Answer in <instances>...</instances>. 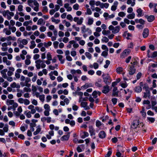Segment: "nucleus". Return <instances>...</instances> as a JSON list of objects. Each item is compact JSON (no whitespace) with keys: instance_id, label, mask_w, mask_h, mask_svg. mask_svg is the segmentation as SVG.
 <instances>
[{"instance_id":"nucleus-1","label":"nucleus","mask_w":157,"mask_h":157,"mask_svg":"<svg viewBox=\"0 0 157 157\" xmlns=\"http://www.w3.org/2000/svg\"><path fill=\"white\" fill-rule=\"evenodd\" d=\"M20 85L22 87L25 86L28 87H25L23 88V91L24 92H30L31 91V89L29 87L31 86V84L29 82H31V79L29 77L25 78L23 75H21L20 78Z\"/></svg>"},{"instance_id":"nucleus-2","label":"nucleus","mask_w":157,"mask_h":157,"mask_svg":"<svg viewBox=\"0 0 157 157\" xmlns=\"http://www.w3.org/2000/svg\"><path fill=\"white\" fill-rule=\"evenodd\" d=\"M6 104L8 105H12L8 107V110L13 109L14 111L18 105V104L15 102L13 100H12L7 99L6 101Z\"/></svg>"},{"instance_id":"nucleus-3","label":"nucleus","mask_w":157,"mask_h":157,"mask_svg":"<svg viewBox=\"0 0 157 157\" xmlns=\"http://www.w3.org/2000/svg\"><path fill=\"white\" fill-rule=\"evenodd\" d=\"M102 76L103 78V81L106 84L109 85L110 84L112 80L108 74L107 75L103 74Z\"/></svg>"},{"instance_id":"nucleus-4","label":"nucleus","mask_w":157,"mask_h":157,"mask_svg":"<svg viewBox=\"0 0 157 157\" xmlns=\"http://www.w3.org/2000/svg\"><path fill=\"white\" fill-rule=\"evenodd\" d=\"M2 14L4 17H6L10 15L11 16H13L14 13L12 12H10L9 10H4L2 12Z\"/></svg>"},{"instance_id":"nucleus-5","label":"nucleus","mask_w":157,"mask_h":157,"mask_svg":"<svg viewBox=\"0 0 157 157\" xmlns=\"http://www.w3.org/2000/svg\"><path fill=\"white\" fill-rule=\"evenodd\" d=\"M130 50L128 49L125 50L121 54V57L124 58L127 56L130 52Z\"/></svg>"},{"instance_id":"nucleus-6","label":"nucleus","mask_w":157,"mask_h":157,"mask_svg":"<svg viewBox=\"0 0 157 157\" xmlns=\"http://www.w3.org/2000/svg\"><path fill=\"white\" fill-rule=\"evenodd\" d=\"M128 71L129 75H132L135 73L136 69L134 68V67L133 65L132 66H130L129 68Z\"/></svg>"},{"instance_id":"nucleus-7","label":"nucleus","mask_w":157,"mask_h":157,"mask_svg":"<svg viewBox=\"0 0 157 157\" xmlns=\"http://www.w3.org/2000/svg\"><path fill=\"white\" fill-rule=\"evenodd\" d=\"M109 86L108 85H106L103 87L102 92L103 93L106 94L109 92Z\"/></svg>"},{"instance_id":"nucleus-8","label":"nucleus","mask_w":157,"mask_h":157,"mask_svg":"<svg viewBox=\"0 0 157 157\" xmlns=\"http://www.w3.org/2000/svg\"><path fill=\"white\" fill-rule=\"evenodd\" d=\"M70 132H68L67 135H65L63 136L61 138V140L62 141H67L69 139L70 136Z\"/></svg>"},{"instance_id":"nucleus-9","label":"nucleus","mask_w":157,"mask_h":157,"mask_svg":"<svg viewBox=\"0 0 157 157\" xmlns=\"http://www.w3.org/2000/svg\"><path fill=\"white\" fill-rule=\"evenodd\" d=\"M117 90V87H114L113 90V93L112 94V96H118V94L119 91Z\"/></svg>"},{"instance_id":"nucleus-10","label":"nucleus","mask_w":157,"mask_h":157,"mask_svg":"<svg viewBox=\"0 0 157 157\" xmlns=\"http://www.w3.org/2000/svg\"><path fill=\"white\" fill-rule=\"evenodd\" d=\"M146 18H147L148 22H151L152 21L155 19V17L154 15H150L148 16L146 15L145 16Z\"/></svg>"},{"instance_id":"nucleus-11","label":"nucleus","mask_w":157,"mask_h":157,"mask_svg":"<svg viewBox=\"0 0 157 157\" xmlns=\"http://www.w3.org/2000/svg\"><path fill=\"white\" fill-rule=\"evenodd\" d=\"M7 69H5L2 70L1 72L2 77L4 78H7L6 73L7 72Z\"/></svg>"},{"instance_id":"nucleus-12","label":"nucleus","mask_w":157,"mask_h":157,"mask_svg":"<svg viewBox=\"0 0 157 157\" xmlns=\"http://www.w3.org/2000/svg\"><path fill=\"white\" fill-rule=\"evenodd\" d=\"M2 60L3 62L6 63L7 65L9 66L11 64V62L8 60L6 57H4L2 58Z\"/></svg>"},{"instance_id":"nucleus-13","label":"nucleus","mask_w":157,"mask_h":157,"mask_svg":"<svg viewBox=\"0 0 157 157\" xmlns=\"http://www.w3.org/2000/svg\"><path fill=\"white\" fill-rule=\"evenodd\" d=\"M149 34V30L148 29L145 28L144 29L143 33V37L145 38L147 37Z\"/></svg>"},{"instance_id":"nucleus-14","label":"nucleus","mask_w":157,"mask_h":157,"mask_svg":"<svg viewBox=\"0 0 157 157\" xmlns=\"http://www.w3.org/2000/svg\"><path fill=\"white\" fill-rule=\"evenodd\" d=\"M139 120L134 121L132 125L131 126V127L133 128H136L138 126V125H139Z\"/></svg>"},{"instance_id":"nucleus-15","label":"nucleus","mask_w":157,"mask_h":157,"mask_svg":"<svg viewBox=\"0 0 157 157\" xmlns=\"http://www.w3.org/2000/svg\"><path fill=\"white\" fill-rule=\"evenodd\" d=\"M37 89V88L36 86H34L33 85H32V90L35 93V94L36 95V96L37 97H39V93L36 92Z\"/></svg>"},{"instance_id":"nucleus-16","label":"nucleus","mask_w":157,"mask_h":157,"mask_svg":"<svg viewBox=\"0 0 157 157\" xmlns=\"http://www.w3.org/2000/svg\"><path fill=\"white\" fill-rule=\"evenodd\" d=\"M98 136L100 138H104L106 136L105 133L104 131H101L99 133Z\"/></svg>"},{"instance_id":"nucleus-17","label":"nucleus","mask_w":157,"mask_h":157,"mask_svg":"<svg viewBox=\"0 0 157 157\" xmlns=\"http://www.w3.org/2000/svg\"><path fill=\"white\" fill-rule=\"evenodd\" d=\"M89 131L91 136L93 135H95V130L93 129L92 126L90 125L89 126Z\"/></svg>"},{"instance_id":"nucleus-18","label":"nucleus","mask_w":157,"mask_h":157,"mask_svg":"<svg viewBox=\"0 0 157 157\" xmlns=\"http://www.w3.org/2000/svg\"><path fill=\"white\" fill-rule=\"evenodd\" d=\"M136 12L138 13V14L137 15V16L138 17H141L143 15L142 13V10L141 8H140L137 9Z\"/></svg>"},{"instance_id":"nucleus-19","label":"nucleus","mask_w":157,"mask_h":157,"mask_svg":"<svg viewBox=\"0 0 157 157\" xmlns=\"http://www.w3.org/2000/svg\"><path fill=\"white\" fill-rule=\"evenodd\" d=\"M3 32L7 35H10L11 34V32L10 30L8 29L7 28H4L3 29Z\"/></svg>"},{"instance_id":"nucleus-20","label":"nucleus","mask_w":157,"mask_h":157,"mask_svg":"<svg viewBox=\"0 0 157 157\" xmlns=\"http://www.w3.org/2000/svg\"><path fill=\"white\" fill-rule=\"evenodd\" d=\"M120 29V27L119 26H117L114 27V29L112 31V32L113 33H118Z\"/></svg>"},{"instance_id":"nucleus-21","label":"nucleus","mask_w":157,"mask_h":157,"mask_svg":"<svg viewBox=\"0 0 157 157\" xmlns=\"http://www.w3.org/2000/svg\"><path fill=\"white\" fill-rule=\"evenodd\" d=\"M147 97L149 98H150V91H147L146 92L144 93L143 97L144 98H146Z\"/></svg>"},{"instance_id":"nucleus-22","label":"nucleus","mask_w":157,"mask_h":157,"mask_svg":"<svg viewBox=\"0 0 157 157\" xmlns=\"http://www.w3.org/2000/svg\"><path fill=\"white\" fill-rule=\"evenodd\" d=\"M134 90L136 92L140 93L142 91V89L140 86H137L135 88Z\"/></svg>"},{"instance_id":"nucleus-23","label":"nucleus","mask_w":157,"mask_h":157,"mask_svg":"<svg viewBox=\"0 0 157 157\" xmlns=\"http://www.w3.org/2000/svg\"><path fill=\"white\" fill-rule=\"evenodd\" d=\"M10 86L12 88H19L20 86L19 84H17L15 82H14L12 84H11Z\"/></svg>"},{"instance_id":"nucleus-24","label":"nucleus","mask_w":157,"mask_h":157,"mask_svg":"<svg viewBox=\"0 0 157 157\" xmlns=\"http://www.w3.org/2000/svg\"><path fill=\"white\" fill-rule=\"evenodd\" d=\"M135 14L134 13H132L129 14L127 16V17L129 19H132L135 17Z\"/></svg>"},{"instance_id":"nucleus-25","label":"nucleus","mask_w":157,"mask_h":157,"mask_svg":"<svg viewBox=\"0 0 157 157\" xmlns=\"http://www.w3.org/2000/svg\"><path fill=\"white\" fill-rule=\"evenodd\" d=\"M9 29L11 30L12 33H14L16 30V28L15 27L11 26L9 25Z\"/></svg>"},{"instance_id":"nucleus-26","label":"nucleus","mask_w":157,"mask_h":157,"mask_svg":"<svg viewBox=\"0 0 157 157\" xmlns=\"http://www.w3.org/2000/svg\"><path fill=\"white\" fill-rule=\"evenodd\" d=\"M31 45L29 46V48L30 49H33L36 46L35 42L34 40H33L31 41Z\"/></svg>"},{"instance_id":"nucleus-27","label":"nucleus","mask_w":157,"mask_h":157,"mask_svg":"<svg viewBox=\"0 0 157 157\" xmlns=\"http://www.w3.org/2000/svg\"><path fill=\"white\" fill-rule=\"evenodd\" d=\"M57 57L59 58V61H60L61 63H63L64 62L65 59H63V56L62 55H58Z\"/></svg>"},{"instance_id":"nucleus-28","label":"nucleus","mask_w":157,"mask_h":157,"mask_svg":"<svg viewBox=\"0 0 157 157\" xmlns=\"http://www.w3.org/2000/svg\"><path fill=\"white\" fill-rule=\"evenodd\" d=\"M157 56V52L155 51L150 56H148V58H154L156 57Z\"/></svg>"},{"instance_id":"nucleus-29","label":"nucleus","mask_w":157,"mask_h":157,"mask_svg":"<svg viewBox=\"0 0 157 157\" xmlns=\"http://www.w3.org/2000/svg\"><path fill=\"white\" fill-rule=\"evenodd\" d=\"M20 43H21L24 45L27 44L28 43V41L25 39H22L21 40H19Z\"/></svg>"},{"instance_id":"nucleus-30","label":"nucleus","mask_w":157,"mask_h":157,"mask_svg":"<svg viewBox=\"0 0 157 157\" xmlns=\"http://www.w3.org/2000/svg\"><path fill=\"white\" fill-rule=\"evenodd\" d=\"M28 4L30 6L32 7L33 6V0H28Z\"/></svg>"},{"instance_id":"nucleus-31","label":"nucleus","mask_w":157,"mask_h":157,"mask_svg":"<svg viewBox=\"0 0 157 157\" xmlns=\"http://www.w3.org/2000/svg\"><path fill=\"white\" fill-rule=\"evenodd\" d=\"M39 109V108L38 107H36L35 109L33 108V109H31V113L32 114H34L36 112V110L37 111H38Z\"/></svg>"},{"instance_id":"nucleus-32","label":"nucleus","mask_w":157,"mask_h":157,"mask_svg":"<svg viewBox=\"0 0 157 157\" xmlns=\"http://www.w3.org/2000/svg\"><path fill=\"white\" fill-rule=\"evenodd\" d=\"M6 40H16V38L14 37H12L11 36H7L6 38Z\"/></svg>"},{"instance_id":"nucleus-33","label":"nucleus","mask_w":157,"mask_h":157,"mask_svg":"<svg viewBox=\"0 0 157 157\" xmlns=\"http://www.w3.org/2000/svg\"><path fill=\"white\" fill-rule=\"evenodd\" d=\"M8 125L7 124H5L3 128V131L6 132L8 131Z\"/></svg>"},{"instance_id":"nucleus-34","label":"nucleus","mask_w":157,"mask_h":157,"mask_svg":"<svg viewBox=\"0 0 157 157\" xmlns=\"http://www.w3.org/2000/svg\"><path fill=\"white\" fill-rule=\"evenodd\" d=\"M123 68L122 67H120L116 69V71L118 73H120L121 72L123 71Z\"/></svg>"},{"instance_id":"nucleus-35","label":"nucleus","mask_w":157,"mask_h":157,"mask_svg":"<svg viewBox=\"0 0 157 157\" xmlns=\"http://www.w3.org/2000/svg\"><path fill=\"white\" fill-rule=\"evenodd\" d=\"M91 86V84H88V83L86 84L85 85L82 86V88L86 89L87 88Z\"/></svg>"},{"instance_id":"nucleus-36","label":"nucleus","mask_w":157,"mask_h":157,"mask_svg":"<svg viewBox=\"0 0 157 157\" xmlns=\"http://www.w3.org/2000/svg\"><path fill=\"white\" fill-rule=\"evenodd\" d=\"M85 55L89 59H90L91 58V55L89 52H86L85 53Z\"/></svg>"},{"instance_id":"nucleus-37","label":"nucleus","mask_w":157,"mask_h":157,"mask_svg":"<svg viewBox=\"0 0 157 157\" xmlns=\"http://www.w3.org/2000/svg\"><path fill=\"white\" fill-rule=\"evenodd\" d=\"M30 102L29 100L27 99H25L24 103L25 105H29L30 104Z\"/></svg>"},{"instance_id":"nucleus-38","label":"nucleus","mask_w":157,"mask_h":157,"mask_svg":"<svg viewBox=\"0 0 157 157\" xmlns=\"http://www.w3.org/2000/svg\"><path fill=\"white\" fill-rule=\"evenodd\" d=\"M51 19L52 21V22H55L56 24H58L60 21L59 20H56L53 17H52Z\"/></svg>"},{"instance_id":"nucleus-39","label":"nucleus","mask_w":157,"mask_h":157,"mask_svg":"<svg viewBox=\"0 0 157 157\" xmlns=\"http://www.w3.org/2000/svg\"><path fill=\"white\" fill-rule=\"evenodd\" d=\"M93 20L92 18H89L88 19V24L89 25H90L93 24Z\"/></svg>"},{"instance_id":"nucleus-40","label":"nucleus","mask_w":157,"mask_h":157,"mask_svg":"<svg viewBox=\"0 0 157 157\" xmlns=\"http://www.w3.org/2000/svg\"><path fill=\"white\" fill-rule=\"evenodd\" d=\"M47 58L48 60H51L52 59V56L50 53L48 52L47 55Z\"/></svg>"},{"instance_id":"nucleus-41","label":"nucleus","mask_w":157,"mask_h":157,"mask_svg":"<svg viewBox=\"0 0 157 157\" xmlns=\"http://www.w3.org/2000/svg\"><path fill=\"white\" fill-rule=\"evenodd\" d=\"M101 55L106 57L108 55V52L105 51H103L101 54Z\"/></svg>"},{"instance_id":"nucleus-42","label":"nucleus","mask_w":157,"mask_h":157,"mask_svg":"<svg viewBox=\"0 0 157 157\" xmlns=\"http://www.w3.org/2000/svg\"><path fill=\"white\" fill-rule=\"evenodd\" d=\"M119 16L121 17H123L125 15V13L123 12H121L118 13Z\"/></svg>"},{"instance_id":"nucleus-43","label":"nucleus","mask_w":157,"mask_h":157,"mask_svg":"<svg viewBox=\"0 0 157 157\" xmlns=\"http://www.w3.org/2000/svg\"><path fill=\"white\" fill-rule=\"evenodd\" d=\"M24 99L22 98H20L18 99V101L20 103L22 104L24 102Z\"/></svg>"},{"instance_id":"nucleus-44","label":"nucleus","mask_w":157,"mask_h":157,"mask_svg":"<svg viewBox=\"0 0 157 157\" xmlns=\"http://www.w3.org/2000/svg\"><path fill=\"white\" fill-rule=\"evenodd\" d=\"M23 6L21 5L18 6V10L19 12H21L23 10Z\"/></svg>"},{"instance_id":"nucleus-45","label":"nucleus","mask_w":157,"mask_h":157,"mask_svg":"<svg viewBox=\"0 0 157 157\" xmlns=\"http://www.w3.org/2000/svg\"><path fill=\"white\" fill-rule=\"evenodd\" d=\"M59 42L57 41H55L53 42L54 47L55 48H57L58 47Z\"/></svg>"},{"instance_id":"nucleus-46","label":"nucleus","mask_w":157,"mask_h":157,"mask_svg":"<svg viewBox=\"0 0 157 157\" xmlns=\"http://www.w3.org/2000/svg\"><path fill=\"white\" fill-rule=\"evenodd\" d=\"M101 48L103 50H105V51H107V52H108L109 49L106 46L102 45Z\"/></svg>"},{"instance_id":"nucleus-47","label":"nucleus","mask_w":157,"mask_h":157,"mask_svg":"<svg viewBox=\"0 0 157 157\" xmlns=\"http://www.w3.org/2000/svg\"><path fill=\"white\" fill-rule=\"evenodd\" d=\"M83 18H82V17L80 18L79 21H77V24L78 25H81L83 22Z\"/></svg>"},{"instance_id":"nucleus-48","label":"nucleus","mask_w":157,"mask_h":157,"mask_svg":"<svg viewBox=\"0 0 157 157\" xmlns=\"http://www.w3.org/2000/svg\"><path fill=\"white\" fill-rule=\"evenodd\" d=\"M109 40V39L106 37L105 36L103 37L102 40V41L105 42L106 43L108 42Z\"/></svg>"},{"instance_id":"nucleus-49","label":"nucleus","mask_w":157,"mask_h":157,"mask_svg":"<svg viewBox=\"0 0 157 157\" xmlns=\"http://www.w3.org/2000/svg\"><path fill=\"white\" fill-rule=\"evenodd\" d=\"M1 6L4 9H6V4L4 2H1Z\"/></svg>"},{"instance_id":"nucleus-50","label":"nucleus","mask_w":157,"mask_h":157,"mask_svg":"<svg viewBox=\"0 0 157 157\" xmlns=\"http://www.w3.org/2000/svg\"><path fill=\"white\" fill-rule=\"evenodd\" d=\"M25 64L27 65H29L31 63V61L30 59H26L25 61Z\"/></svg>"},{"instance_id":"nucleus-51","label":"nucleus","mask_w":157,"mask_h":157,"mask_svg":"<svg viewBox=\"0 0 157 157\" xmlns=\"http://www.w3.org/2000/svg\"><path fill=\"white\" fill-rule=\"evenodd\" d=\"M9 124L13 127L15 126V123L13 121H10L9 122Z\"/></svg>"},{"instance_id":"nucleus-52","label":"nucleus","mask_w":157,"mask_h":157,"mask_svg":"<svg viewBox=\"0 0 157 157\" xmlns=\"http://www.w3.org/2000/svg\"><path fill=\"white\" fill-rule=\"evenodd\" d=\"M36 66L37 69H39V60H37L35 61Z\"/></svg>"},{"instance_id":"nucleus-53","label":"nucleus","mask_w":157,"mask_h":157,"mask_svg":"<svg viewBox=\"0 0 157 157\" xmlns=\"http://www.w3.org/2000/svg\"><path fill=\"white\" fill-rule=\"evenodd\" d=\"M78 5L77 4H76L73 6V8L74 10H77L78 9Z\"/></svg>"},{"instance_id":"nucleus-54","label":"nucleus","mask_w":157,"mask_h":157,"mask_svg":"<svg viewBox=\"0 0 157 157\" xmlns=\"http://www.w3.org/2000/svg\"><path fill=\"white\" fill-rule=\"evenodd\" d=\"M97 92L96 91H94L92 93V95L93 96L94 98H96L97 97Z\"/></svg>"},{"instance_id":"nucleus-55","label":"nucleus","mask_w":157,"mask_h":157,"mask_svg":"<svg viewBox=\"0 0 157 157\" xmlns=\"http://www.w3.org/2000/svg\"><path fill=\"white\" fill-rule=\"evenodd\" d=\"M87 105L86 102H82L81 104V106L84 108H86Z\"/></svg>"},{"instance_id":"nucleus-56","label":"nucleus","mask_w":157,"mask_h":157,"mask_svg":"<svg viewBox=\"0 0 157 157\" xmlns=\"http://www.w3.org/2000/svg\"><path fill=\"white\" fill-rule=\"evenodd\" d=\"M112 101L113 103V105H115L117 101V99L116 98H113L112 99Z\"/></svg>"},{"instance_id":"nucleus-57","label":"nucleus","mask_w":157,"mask_h":157,"mask_svg":"<svg viewBox=\"0 0 157 157\" xmlns=\"http://www.w3.org/2000/svg\"><path fill=\"white\" fill-rule=\"evenodd\" d=\"M20 113L17 111H15L14 112V115L17 117H18L20 115Z\"/></svg>"},{"instance_id":"nucleus-58","label":"nucleus","mask_w":157,"mask_h":157,"mask_svg":"<svg viewBox=\"0 0 157 157\" xmlns=\"http://www.w3.org/2000/svg\"><path fill=\"white\" fill-rule=\"evenodd\" d=\"M67 18L69 20L71 21H72L73 20V18L71 15L70 14L68 15L67 16Z\"/></svg>"},{"instance_id":"nucleus-59","label":"nucleus","mask_w":157,"mask_h":157,"mask_svg":"<svg viewBox=\"0 0 157 157\" xmlns=\"http://www.w3.org/2000/svg\"><path fill=\"white\" fill-rule=\"evenodd\" d=\"M44 95H40V100L42 102H43L44 100Z\"/></svg>"},{"instance_id":"nucleus-60","label":"nucleus","mask_w":157,"mask_h":157,"mask_svg":"<svg viewBox=\"0 0 157 157\" xmlns=\"http://www.w3.org/2000/svg\"><path fill=\"white\" fill-rule=\"evenodd\" d=\"M82 33H84L86 32V27L84 25L82 28Z\"/></svg>"},{"instance_id":"nucleus-61","label":"nucleus","mask_w":157,"mask_h":157,"mask_svg":"<svg viewBox=\"0 0 157 157\" xmlns=\"http://www.w3.org/2000/svg\"><path fill=\"white\" fill-rule=\"evenodd\" d=\"M10 10L11 11H13L15 10V6L13 5H11L10 6Z\"/></svg>"},{"instance_id":"nucleus-62","label":"nucleus","mask_w":157,"mask_h":157,"mask_svg":"<svg viewBox=\"0 0 157 157\" xmlns=\"http://www.w3.org/2000/svg\"><path fill=\"white\" fill-rule=\"evenodd\" d=\"M142 74L141 72H139L136 75V78L137 79H139L141 76Z\"/></svg>"},{"instance_id":"nucleus-63","label":"nucleus","mask_w":157,"mask_h":157,"mask_svg":"<svg viewBox=\"0 0 157 157\" xmlns=\"http://www.w3.org/2000/svg\"><path fill=\"white\" fill-rule=\"evenodd\" d=\"M101 122L98 120H97L96 121V126L97 127H98L101 126Z\"/></svg>"},{"instance_id":"nucleus-64","label":"nucleus","mask_w":157,"mask_h":157,"mask_svg":"<svg viewBox=\"0 0 157 157\" xmlns=\"http://www.w3.org/2000/svg\"><path fill=\"white\" fill-rule=\"evenodd\" d=\"M112 153V151H109L107 152V154L105 155V157H109L111 155Z\"/></svg>"}]
</instances>
